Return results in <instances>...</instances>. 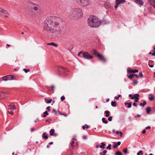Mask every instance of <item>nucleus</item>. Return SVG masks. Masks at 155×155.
I'll use <instances>...</instances> for the list:
<instances>
[{
  "mask_svg": "<svg viewBox=\"0 0 155 155\" xmlns=\"http://www.w3.org/2000/svg\"><path fill=\"white\" fill-rule=\"evenodd\" d=\"M140 106H143V107L144 106V105H143V104H142V103H140Z\"/></svg>",
  "mask_w": 155,
  "mask_h": 155,
  "instance_id": "nucleus-60",
  "label": "nucleus"
},
{
  "mask_svg": "<svg viewBox=\"0 0 155 155\" xmlns=\"http://www.w3.org/2000/svg\"><path fill=\"white\" fill-rule=\"evenodd\" d=\"M120 144L121 143L120 141L118 142L117 143H116L117 145H120Z\"/></svg>",
  "mask_w": 155,
  "mask_h": 155,
  "instance_id": "nucleus-50",
  "label": "nucleus"
},
{
  "mask_svg": "<svg viewBox=\"0 0 155 155\" xmlns=\"http://www.w3.org/2000/svg\"><path fill=\"white\" fill-rule=\"evenodd\" d=\"M12 76L13 77V79H14V76L12 75H7V78H11V77H10V76Z\"/></svg>",
  "mask_w": 155,
  "mask_h": 155,
  "instance_id": "nucleus-43",
  "label": "nucleus"
},
{
  "mask_svg": "<svg viewBox=\"0 0 155 155\" xmlns=\"http://www.w3.org/2000/svg\"><path fill=\"white\" fill-rule=\"evenodd\" d=\"M134 76H136V77L137 78H138L139 77V76L137 74H134Z\"/></svg>",
  "mask_w": 155,
  "mask_h": 155,
  "instance_id": "nucleus-63",
  "label": "nucleus"
},
{
  "mask_svg": "<svg viewBox=\"0 0 155 155\" xmlns=\"http://www.w3.org/2000/svg\"><path fill=\"white\" fill-rule=\"evenodd\" d=\"M136 3L142 5L143 4V2L141 0H136L135 1Z\"/></svg>",
  "mask_w": 155,
  "mask_h": 155,
  "instance_id": "nucleus-14",
  "label": "nucleus"
},
{
  "mask_svg": "<svg viewBox=\"0 0 155 155\" xmlns=\"http://www.w3.org/2000/svg\"><path fill=\"white\" fill-rule=\"evenodd\" d=\"M123 152L125 153H127V148H125L123 150Z\"/></svg>",
  "mask_w": 155,
  "mask_h": 155,
  "instance_id": "nucleus-39",
  "label": "nucleus"
},
{
  "mask_svg": "<svg viewBox=\"0 0 155 155\" xmlns=\"http://www.w3.org/2000/svg\"><path fill=\"white\" fill-rule=\"evenodd\" d=\"M54 129H51L50 131V136H52L54 134Z\"/></svg>",
  "mask_w": 155,
  "mask_h": 155,
  "instance_id": "nucleus-17",
  "label": "nucleus"
},
{
  "mask_svg": "<svg viewBox=\"0 0 155 155\" xmlns=\"http://www.w3.org/2000/svg\"><path fill=\"white\" fill-rule=\"evenodd\" d=\"M88 26L92 27H98L101 23V20L94 16H90L88 19Z\"/></svg>",
  "mask_w": 155,
  "mask_h": 155,
  "instance_id": "nucleus-2",
  "label": "nucleus"
},
{
  "mask_svg": "<svg viewBox=\"0 0 155 155\" xmlns=\"http://www.w3.org/2000/svg\"><path fill=\"white\" fill-rule=\"evenodd\" d=\"M134 97L135 98H138V97H139V95L138 94H135L134 95Z\"/></svg>",
  "mask_w": 155,
  "mask_h": 155,
  "instance_id": "nucleus-29",
  "label": "nucleus"
},
{
  "mask_svg": "<svg viewBox=\"0 0 155 155\" xmlns=\"http://www.w3.org/2000/svg\"><path fill=\"white\" fill-rule=\"evenodd\" d=\"M127 107L128 108H130L131 107V102H129L128 103V104Z\"/></svg>",
  "mask_w": 155,
  "mask_h": 155,
  "instance_id": "nucleus-33",
  "label": "nucleus"
},
{
  "mask_svg": "<svg viewBox=\"0 0 155 155\" xmlns=\"http://www.w3.org/2000/svg\"><path fill=\"white\" fill-rule=\"evenodd\" d=\"M134 76V75L133 74H130L128 78L130 79H131L133 78V77Z\"/></svg>",
  "mask_w": 155,
  "mask_h": 155,
  "instance_id": "nucleus-35",
  "label": "nucleus"
},
{
  "mask_svg": "<svg viewBox=\"0 0 155 155\" xmlns=\"http://www.w3.org/2000/svg\"><path fill=\"white\" fill-rule=\"evenodd\" d=\"M112 116H110L108 118V120L109 121H111L112 120Z\"/></svg>",
  "mask_w": 155,
  "mask_h": 155,
  "instance_id": "nucleus-44",
  "label": "nucleus"
},
{
  "mask_svg": "<svg viewBox=\"0 0 155 155\" xmlns=\"http://www.w3.org/2000/svg\"><path fill=\"white\" fill-rule=\"evenodd\" d=\"M48 45H51L52 46H54L55 47H57L58 46V45H57L55 43L53 42H51L50 43H49L47 44Z\"/></svg>",
  "mask_w": 155,
  "mask_h": 155,
  "instance_id": "nucleus-16",
  "label": "nucleus"
},
{
  "mask_svg": "<svg viewBox=\"0 0 155 155\" xmlns=\"http://www.w3.org/2000/svg\"><path fill=\"white\" fill-rule=\"evenodd\" d=\"M28 5L30 4L31 5H33V6L32 7V9L35 11L34 13V16H37L40 13L41 11L40 9L39 6L38 5H35L31 2H28Z\"/></svg>",
  "mask_w": 155,
  "mask_h": 155,
  "instance_id": "nucleus-4",
  "label": "nucleus"
},
{
  "mask_svg": "<svg viewBox=\"0 0 155 155\" xmlns=\"http://www.w3.org/2000/svg\"><path fill=\"white\" fill-rule=\"evenodd\" d=\"M111 144H109L108 146L107 147L106 149H109L110 150L111 149Z\"/></svg>",
  "mask_w": 155,
  "mask_h": 155,
  "instance_id": "nucleus-36",
  "label": "nucleus"
},
{
  "mask_svg": "<svg viewBox=\"0 0 155 155\" xmlns=\"http://www.w3.org/2000/svg\"><path fill=\"white\" fill-rule=\"evenodd\" d=\"M125 2V0H116L115 8L116 9L118 7V5L120 4H123Z\"/></svg>",
  "mask_w": 155,
  "mask_h": 155,
  "instance_id": "nucleus-9",
  "label": "nucleus"
},
{
  "mask_svg": "<svg viewBox=\"0 0 155 155\" xmlns=\"http://www.w3.org/2000/svg\"><path fill=\"white\" fill-rule=\"evenodd\" d=\"M1 11L2 12V14L1 15L2 16L7 18L9 15V14L6 11L4 10H1Z\"/></svg>",
  "mask_w": 155,
  "mask_h": 155,
  "instance_id": "nucleus-10",
  "label": "nucleus"
},
{
  "mask_svg": "<svg viewBox=\"0 0 155 155\" xmlns=\"http://www.w3.org/2000/svg\"><path fill=\"white\" fill-rule=\"evenodd\" d=\"M62 22V19L61 18L56 16H50L46 18L44 21V24L46 25L45 28L46 34L47 35L60 34L61 29L60 25Z\"/></svg>",
  "mask_w": 155,
  "mask_h": 155,
  "instance_id": "nucleus-1",
  "label": "nucleus"
},
{
  "mask_svg": "<svg viewBox=\"0 0 155 155\" xmlns=\"http://www.w3.org/2000/svg\"><path fill=\"white\" fill-rule=\"evenodd\" d=\"M83 55L84 58L85 59L90 60L93 58V56L91 55L88 52H84L83 54Z\"/></svg>",
  "mask_w": 155,
  "mask_h": 155,
  "instance_id": "nucleus-8",
  "label": "nucleus"
},
{
  "mask_svg": "<svg viewBox=\"0 0 155 155\" xmlns=\"http://www.w3.org/2000/svg\"><path fill=\"white\" fill-rule=\"evenodd\" d=\"M82 9L74 8L71 9L70 14V17L72 19H76L81 18L83 16Z\"/></svg>",
  "mask_w": 155,
  "mask_h": 155,
  "instance_id": "nucleus-3",
  "label": "nucleus"
},
{
  "mask_svg": "<svg viewBox=\"0 0 155 155\" xmlns=\"http://www.w3.org/2000/svg\"><path fill=\"white\" fill-rule=\"evenodd\" d=\"M8 112L9 114H13V113L12 111V109L11 107H9L8 108Z\"/></svg>",
  "mask_w": 155,
  "mask_h": 155,
  "instance_id": "nucleus-15",
  "label": "nucleus"
},
{
  "mask_svg": "<svg viewBox=\"0 0 155 155\" xmlns=\"http://www.w3.org/2000/svg\"><path fill=\"white\" fill-rule=\"evenodd\" d=\"M93 51L94 54L102 62H106V59L102 55L100 54L96 50H93Z\"/></svg>",
  "mask_w": 155,
  "mask_h": 155,
  "instance_id": "nucleus-5",
  "label": "nucleus"
},
{
  "mask_svg": "<svg viewBox=\"0 0 155 155\" xmlns=\"http://www.w3.org/2000/svg\"><path fill=\"white\" fill-rule=\"evenodd\" d=\"M149 3L155 8V0H148Z\"/></svg>",
  "mask_w": 155,
  "mask_h": 155,
  "instance_id": "nucleus-13",
  "label": "nucleus"
},
{
  "mask_svg": "<svg viewBox=\"0 0 155 155\" xmlns=\"http://www.w3.org/2000/svg\"><path fill=\"white\" fill-rule=\"evenodd\" d=\"M137 104L136 103H134L133 104V105L134 106H135V107H137Z\"/></svg>",
  "mask_w": 155,
  "mask_h": 155,
  "instance_id": "nucleus-56",
  "label": "nucleus"
},
{
  "mask_svg": "<svg viewBox=\"0 0 155 155\" xmlns=\"http://www.w3.org/2000/svg\"><path fill=\"white\" fill-rule=\"evenodd\" d=\"M102 121L103 123L107 124L108 123V121L107 120H105V118L104 117H103L102 118Z\"/></svg>",
  "mask_w": 155,
  "mask_h": 155,
  "instance_id": "nucleus-20",
  "label": "nucleus"
},
{
  "mask_svg": "<svg viewBox=\"0 0 155 155\" xmlns=\"http://www.w3.org/2000/svg\"><path fill=\"white\" fill-rule=\"evenodd\" d=\"M120 137H121V136H122V134H123V133H122V132H120Z\"/></svg>",
  "mask_w": 155,
  "mask_h": 155,
  "instance_id": "nucleus-62",
  "label": "nucleus"
},
{
  "mask_svg": "<svg viewBox=\"0 0 155 155\" xmlns=\"http://www.w3.org/2000/svg\"><path fill=\"white\" fill-rule=\"evenodd\" d=\"M74 48V46L72 45H70L68 48V49L69 51L71 50Z\"/></svg>",
  "mask_w": 155,
  "mask_h": 155,
  "instance_id": "nucleus-22",
  "label": "nucleus"
},
{
  "mask_svg": "<svg viewBox=\"0 0 155 155\" xmlns=\"http://www.w3.org/2000/svg\"><path fill=\"white\" fill-rule=\"evenodd\" d=\"M114 155H123L122 153L119 151H117L116 152Z\"/></svg>",
  "mask_w": 155,
  "mask_h": 155,
  "instance_id": "nucleus-21",
  "label": "nucleus"
},
{
  "mask_svg": "<svg viewBox=\"0 0 155 155\" xmlns=\"http://www.w3.org/2000/svg\"><path fill=\"white\" fill-rule=\"evenodd\" d=\"M149 99L150 100V101H153V96L152 97H151L149 98Z\"/></svg>",
  "mask_w": 155,
  "mask_h": 155,
  "instance_id": "nucleus-42",
  "label": "nucleus"
},
{
  "mask_svg": "<svg viewBox=\"0 0 155 155\" xmlns=\"http://www.w3.org/2000/svg\"><path fill=\"white\" fill-rule=\"evenodd\" d=\"M110 113V112L109 111L106 110L105 111V113L106 114L105 115L106 117H108L109 116V113Z\"/></svg>",
  "mask_w": 155,
  "mask_h": 155,
  "instance_id": "nucleus-23",
  "label": "nucleus"
},
{
  "mask_svg": "<svg viewBox=\"0 0 155 155\" xmlns=\"http://www.w3.org/2000/svg\"><path fill=\"white\" fill-rule=\"evenodd\" d=\"M76 2L79 5L83 6H85L89 4L88 0H76Z\"/></svg>",
  "mask_w": 155,
  "mask_h": 155,
  "instance_id": "nucleus-7",
  "label": "nucleus"
},
{
  "mask_svg": "<svg viewBox=\"0 0 155 155\" xmlns=\"http://www.w3.org/2000/svg\"><path fill=\"white\" fill-rule=\"evenodd\" d=\"M31 130L32 131H33L35 130V129L34 128H32L31 129Z\"/></svg>",
  "mask_w": 155,
  "mask_h": 155,
  "instance_id": "nucleus-61",
  "label": "nucleus"
},
{
  "mask_svg": "<svg viewBox=\"0 0 155 155\" xmlns=\"http://www.w3.org/2000/svg\"><path fill=\"white\" fill-rule=\"evenodd\" d=\"M44 114L43 116V117H46V115H48V111H45L44 113Z\"/></svg>",
  "mask_w": 155,
  "mask_h": 155,
  "instance_id": "nucleus-27",
  "label": "nucleus"
},
{
  "mask_svg": "<svg viewBox=\"0 0 155 155\" xmlns=\"http://www.w3.org/2000/svg\"><path fill=\"white\" fill-rule=\"evenodd\" d=\"M113 147L114 148H117V144H116L115 145H114L113 146Z\"/></svg>",
  "mask_w": 155,
  "mask_h": 155,
  "instance_id": "nucleus-47",
  "label": "nucleus"
},
{
  "mask_svg": "<svg viewBox=\"0 0 155 155\" xmlns=\"http://www.w3.org/2000/svg\"><path fill=\"white\" fill-rule=\"evenodd\" d=\"M138 82V81L137 80H136L134 81L133 82V85H135L136 84H137V83Z\"/></svg>",
  "mask_w": 155,
  "mask_h": 155,
  "instance_id": "nucleus-31",
  "label": "nucleus"
},
{
  "mask_svg": "<svg viewBox=\"0 0 155 155\" xmlns=\"http://www.w3.org/2000/svg\"><path fill=\"white\" fill-rule=\"evenodd\" d=\"M152 55H153V56H155V51H154V52L152 54Z\"/></svg>",
  "mask_w": 155,
  "mask_h": 155,
  "instance_id": "nucleus-64",
  "label": "nucleus"
},
{
  "mask_svg": "<svg viewBox=\"0 0 155 155\" xmlns=\"http://www.w3.org/2000/svg\"><path fill=\"white\" fill-rule=\"evenodd\" d=\"M143 154V152L142 150H140L139 151V152L137 153V155H141V154Z\"/></svg>",
  "mask_w": 155,
  "mask_h": 155,
  "instance_id": "nucleus-30",
  "label": "nucleus"
},
{
  "mask_svg": "<svg viewBox=\"0 0 155 155\" xmlns=\"http://www.w3.org/2000/svg\"><path fill=\"white\" fill-rule=\"evenodd\" d=\"M51 120V119H49V120H45V122H48L49 123H50Z\"/></svg>",
  "mask_w": 155,
  "mask_h": 155,
  "instance_id": "nucleus-45",
  "label": "nucleus"
},
{
  "mask_svg": "<svg viewBox=\"0 0 155 155\" xmlns=\"http://www.w3.org/2000/svg\"><path fill=\"white\" fill-rule=\"evenodd\" d=\"M61 100L62 101H64L65 99V97L64 96H62L61 98Z\"/></svg>",
  "mask_w": 155,
  "mask_h": 155,
  "instance_id": "nucleus-41",
  "label": "nucleus"
},
{
  "mask_svg": "<svg viewBox=\"0 0 155 155\" xmlns=\"http://www.w3.org/2000/svg\"><path fill=\"white\" fill-rule=\"evenodd\" d=\"M82 52V51L80 52L78 54V56H80Z\"/></svg>",
  "mask_w": 155,
  "mask_h": 155,
  "instance_id": "nucleus-55",
  "label": "nucleus"
},
{
  "mask_svg": "<svg viewBox=\"0 0 155 155\" xmlns=\"http://www.w3.org/2000/svg\"><path fill=\"white\" fill-rule=\"evenodd\" d=\"M151 111V108L149 107H148L146 109V111L147 114H149Z\"/></svg>",
  "mask_w": 155,
  "mask_h": 155,
  "instance_id": "nucleus-19",
  "label": "nucleus"
},
{
  "mask_svg": "<svg viewBox=\"0 0 155 155\" xmlns=\"http://www.w3.org/2000/svg\"><path fill=\"white\" fill-rule=\"evenodd\" d=\"M146 132V130H143L142 131V133L143 134H144Z\"/></svg>",
  "mask_w": 155,
  "mask_h": 155,
  "instance_id": "nucleus-53",
  "label": "nucleus"
},
{
  "mask_svg": "<svg viewBox=\"0 0 155 155\" xmlns=\"http://www.w3.org/2000/svg\"><path fill=\"white\" fill-rule=\"evenodd\" d=\"M45 133H44L42 134V137L45 139H47L48 137L45 135Z\"/></svg>",
  "mask_w": 155,
  "mask_h": 155,
  "instance_id": "nucleus-24",
  "label": "nucleus"
},
{
  "mask_svg": "<svg viewBox=\"0 0 155 155\" xmlns=\"http://www.w3.org/2000/svg\"><path fill=\"white\" fill-rule=\"evenodd\" d=\"M55 87H54V86L53 85H52L51 86V90H53V89Z\"/></svg>",
  "mask_w": 155,
  "mask_h": 155,
  "instance_id": "nucleus-51",
  "label": "nucleus"
},
{
  "mask_svg": "<svg viewBox=\"0 0 155 155\" xmlns=\"http://www.w3.org/2000/svg\"><path fill=\"white\" fill-rule=\"evenodd\" d=\"M1 10H4L3 9H1V8H0V15H2V12H1Z\"/></svg>",
  "mask_w": 155,
  "mask_h": 155,
  "instance_id": "nucleus-58",
  "label": "nucleus"
},
{
  "mask_svg": "<svg viewBox=\"0 0 155 155\" xmlns=\"http://www.w3.org/2000/svg\"><path fill=\"white\" fill-rule=\"evenodd\" d=\"M74 141L73 140L72 141V142L71 143V146L72 147V149H73L74 147Z\"/></svg>",
  "mask_w": 155,
  "mask_h": 155,
  "instance_id": "nucleus-28",
  "label": "nucleus"
},
{
  "mask_svg": "<svg viewBox=\"0 0 155 155\" xmlns=\"http://www.w3.org/2000/svg\"><path fill=\"white\" fill-rule=\"evenodd\" d=\"M11 78H7V76H4L2 77V80L4 81H7L8 80H11L13 79V77L12 76H11Z\"/></svg>",
  "mask_w": 155,
  "mask_h": 155,
  "instance_id": "nucleus-11",
  "label": "nucleus"
},
{
  "mask_svg": "<svg viewBox=\"0 0 155 155\" xmlns=\"http://www.w3.org/2000/svg\"><path fill=\"white\" fill-rule=\"evenodd\" d=\"M52 113H54L55 115H56L57 114V113L55 110L54 109H53L52 111Z\"/></svg>",
  "mask_w": 155,
  "mask_h": 155,
  "instance_id": "nucleus-37",
  "label": "nucleus"
},
{
  "mask_svg": "<svg viewBox=\"0 0 155 155\" xmlns=\"http://www.w3.org/2000/svg\"><path fill=\"white\" fill-rule=\"evenodd\" d=\"M139 75L141 77H143V74L142 72H140L139 73Z\"/></svg>",
  "mask_w": 155,
  "mask_h": 155,
  "instance_id": "nucleus-46",
  "label": "nucleus"
},
{
  "mask_svg": "<svg viewBox=\"0 0 155 155\" xmlns=\"http://www.w3.org/2000/svg\"><path fill=\"white\" fill-rule=\"evenodd\" d=\"M93 51L94 54L102 62H106V59L102 55L100 54L96 50H93Z\"/></svg>",
  "mask_w": 155,
  "mask_h": 155,
  "instance_id": "nucleus-6",
  "label": "nucleus"
},
{
  "mask_svg": "<svg viewBox=\"0 0 155 155\" xmlns=\"http://www.w3.org/2000/svg\"><path fill=\"white\" fill-rule=\"evenodd\" d=\"M88 127V126L87 124H85V125L83 126L82 127V129L84 130L85 128L87 129Z\"/></svg>",
  "mask_w": 155,
  "mask_h": 155,
  "instance_id": "nucleus-26",
  "label": "nucleus"
},
{
  "mask_svg": "<svg viewBox=\"0 0 155 155\" xmlns=\"http://www.w3.org/2000/svg\"><path fill=\"white\" fill-rule=\"evenodd\" d=\"M50 106H48L47 107L46 109L47 110H48V111H49L50 110Z\"/></svg>",
  "mask_w": 155,
  "mask_h": 155,
  "instance_id": "nucleus-48",
  "label": "nucleus"
},
{
  "mask_svg": "<svg viewBox=\"0 0 155 155\" xmlns=\"http://www.w3.org/2000/svg\"><path fill=\"white\" fill-rule=\"evenodd\" d=\"M138 71V70H136L134 71L130 68H128L127 69V72L129 73H135V72H137Z\"/></svg>",
  "mask_w": 155,
  "mask_h": 155,
  "instance_id": "nucleus-12",
  "label": "nucleus"
},
{
  "mask_svg": "<svg viewBox=\"0 0 155 155\" xmlns=\"http://www.w3.org/2000/svg\"><path fill=\"white\" fill-rule=\"evenodd\" d=\"M23 71L27 73L29 71H30V70L29 69H26L25 68H24L23 69Z\"/></svg>",
  "mask_w": 155,
  "mask_h": 155,
  "instance_id": "nucleus-32",
  "label": "nucleus"
},
{
  "mask_svg": "<svg viewBox=\"0 0 155 155\" xmlns=\"http://www.w3.org/2000/svg\"><path fill=\"white\" fill-rule=\"evenodd\" d=\"M111 105L112 106L114 107H116V102H111Z\"/></svg>",
  "mask_w": 155,
  "mask_h": 155,
  "instance_id": "nucleus-25",
  "label": "nucleus"
},
{
  "mask_svg": "<svg viewBox=\"0 0 155 155\" xmlns=\"http://www.w3.org/2000/svg\"><path fill=\"white\" fill-rule=\"evenodd\" d=\"M52 101V99H50L47 101H46V102L47 104L50 103Z\"/></svg>",
  "mask_w": 155,
  "mask_h": 155,
  "instance_id": "nucleus-38",
  "label": "nucleus"
},
{
  "mask_svg": "<svg viewBox=\"0 0 155 155\" xmlns=\"http://www.w3.org/2000/svg\"><path fill=\"white\" fill-rule=\"evenodd\" d=\"M150 128H151V127H150V126H148V127H146V129H150Z\"/></svg>",
  "mask_w": 155,
  "mask_h": 155,
  "instance_id": "nucleus-54",
  "label": "nucleus"
},
{
  "mask_svg": "<svg viewBox=\"0 0 155 155\" xmlns=\"http://www.w3.org/2000/svg\"><path fill=\"white\" fill-rule=\"evenodd\" d=\"M139 98H136V99L134 101L135 102H138V101Z\"/></svg>",
  "mask_w": 155,
  "mask_h": 155,
  "instance_id": "nucleus-49",
  "label": "nucleus"
},
{
  "mask_svg": "<svg viewBox=\"0 0 155 155\" xmlns=\"http://www.w3.org/2000/svg\"><path fill=\"white\" fill-rule=\"evenodd\" d=\"M101 144V145L100 146V147L101 148L104 149L105 148L104 146L105 145V144L103 143H102Z\"/></svg>",
  "mask_w": 155,
  "mask_h": 155,
  "instance_id": "nucleus-18",
  "label": "nucleus"
},
{
  "mask_svg": "<svg viewBox=\"0 0 155 155\" xmlns=\"http://www.w3.org/2000/svg\"><path fill=\"white\" fill-rule=\"evenodd\" d=\"M143 105H144H144H146L147 104L146 102V101H143Z\"/></svg>",
  "mask_w": 155,
  "mask_h": 155,
  "instance_id": "nucleus-57",
  "label": "nucleus"
},
{
  "mask_svg": "<svg viewBox=\"0 0 155 155\" xmlns=\"http://www.w3.org/2000/svg\"><path fill=\"white\" fill-rule=\"evenodd\" d=\"M107 152V151L106 150H104L103 151V154H102V153H100V154L101 155H105V153Z\"/></svg>",
  "mask_w": 155,
  "mask_h": 155,
  "instance_id": "nucleus-34",
  "label": "nucleus"
},
{
  "mask_svg": "<svg viewBox=\"0 0 155 155\" xmlns=\"http://www.w3.org/2000/svg\"><path fill=\"white\" fill-rule=\"evenodd\" d=\"M83 139H87V137H86V136H83Z\"/></svg>",
  "mask_w": 155,
  "mask_h": 155,
  "instance_id": "nucleus-52",
  "label": "nucleus"
},
{
  "mask_svg": "<svg viewBox=\"0 0 155 155\" xmlns=\"http://www.w3.org/2000/svg\"><path fill=\"white\" fill-rule=\"evenodd\" d=\"M64 69V70L65 69V68H64L63 67H60L59 68V69H58V71H59V72H61V71L59 69Z\"/></svg>",
  "mask_w": 155,
  "mask_h": 155,
  "instance_id": "nucleus-40",
  "label": "nucleus"
},
{
  "mask_svg": "<svg viewBox=\"0 0 155 155\" xmlns=\"http://www.w3.org/2000/svg\"><path fill=\"white\" fill-rule=\"evenodd\" d=\"M119 97H114V98L115 99L117 100H118L119 99Z\"/></svg>",
  "mask_w": 155,
  "mask_h": 155,
  "instance_id": "nucleus-59",
  "label": "nucleus"
}]
</instances>
